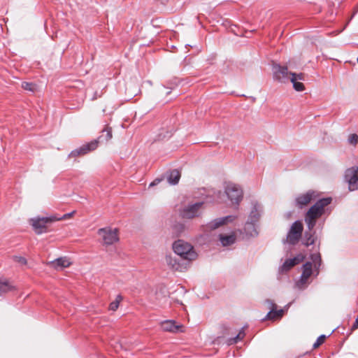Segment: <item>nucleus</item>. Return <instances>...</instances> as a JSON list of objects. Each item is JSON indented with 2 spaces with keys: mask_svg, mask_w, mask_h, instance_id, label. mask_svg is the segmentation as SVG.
<instances>
[{
  "mask_svg": "<svg viewBox=\"0 0 358 358\" xmlns=\"http://www.w3.org/2000/svg\"><path fill=\"white\" fill-rule=\"evenodd\" d=\"M357 329H358V316L357 317L354 324L352 326V330H355Z\"/></svg>",
  "mask_w": 358,
  "mask_h": 358,
  "instance_id": "37",
  "label": "nucleus"
},
{
  "mask_svg": "<svg viewBox=\"0 0 358 358\" xmlns=\"http://www.w3.org/2000/svg\"><path fill=\"white\" fill-rule=\"evenodd\" d=\"M331 197L322 198L317 200L305 215V222L309 230L313 229L316 225L317 220L324 213V208L331 203Z\"/></svg>",
  "mask_w": 358,
  "mask_h": 358,
  "instance_id": "1",
  "label": "nucleus"
},
{
  "mask_svg": "<svg viewBox=\"0 0 358 358\" xmlns=\"http://www.w3.org/2000/svg\"><path fill=\"white\" fill-rule=\"evenodd\" d=\"M14 287L6 279H0V296L4 293L12 291Z\"/></svg>",
  "mask_w": 358,
  "mask_h": 358,
  "instance_id": "26",
  "label": "nucleus"
},
{
  "mask_svg": "<svg viewBox=\"0 0 358 358\" xmlns=\"http://www.w3.org/2000/svg\"><path fill=\"white\" fill-rule=\"evenodd\" d=\"M289 80L292 83L293 87L296 91L302 92L304 90V85L302 83L296 80V78H290Z\"/></svg>",
  "mask_w": 358,
  "mask_h": 358,
  "instance_id": "27",
  "label": "nucleus"
},
{
  "mask_svg": "<svg viewBox=\"0 0 358 358\" xmlns=\"http://www.w3.org/2000/svg\"><path fill=\"white\" fill-rule=\"evenodd\" d=\"M326 339V336L322 334V335H320L316 340V341L314 343L313 347V348H318L319 346H320L325 341Z\"/></svg>",
  "mask_w": 358,
  "mask_h": 358,
  "instance_id": "31",
  "label": "nucleus"
},
{
  "mask_svg": "<svg viewBox=\"0 0 358 358\" xmlns=\"http://www.w3.org/2000/svg\"><path fill=\"white\" fill-rule=\"evenodd\" d=\"M303 226L301 221H295L291 226L287 234V242L290 245H296L301 238Z\"/></svg>",
  "mask_w": 358,
  "mask_h": 358,
  "instance_id": "4",
  "label": "nucleus"
},
{
  "mask_svg": "<svg viewBox=\"0 0 358 358\" xmlns=\"http://www.w3.org/2000/svg\"><path fill=\"white\" fill-rule=\"evenodd\" d=\"M256 222L248 220L244 227V232L248 237H255L258 235L255 226Z\"/></svg>",
  "mask_w": 358,
  "mask_h": 358,
  "instance_id": "21",
  "label": "nucleus"
},
{
  "mask_svg": "<svg viewBox=\"0 0 358 358\" xmlns=\"http://www.w3.org/2000/svg\"><path fill=\"white\" fill-rule=\"evenodd\" d=\"M317 236H315V231L313 229L309 230L304 232L303 243L306 246L313 245L317 241Z\"/></svg>",
  "mask_w": 358,
  "mask_h": 358,
  "instance_id": "19",
  "label": "nucleus"
},
{
  "mask_svg": "<svg viewBox=\"0 0 358 358\" xmlns=\"http://www.w3.org/2000/svg\"><path fill=\"white\" fill-rule=\"evenodd\" d=\"M52 266L56 269H63L70 266L71 263L66 257H59L51 262Z\"/></svg>",
  "mask_w": 358,
  "mask_h": 358,
  "instance_id": "23",
  "label": "nucleus"
},
{
  "mask_svg": "<svg viewBox=\"0 0 358 358\" xmlns=\"http://www.w3.org/2000/svg\"><path fill=\"white\" fill-rule=\"evenodd\" d=\"M98 147V141L96 140L92 141L90 143L83 145L78 148L72 150L69 155V157H76L80 155H84L88 152L93 151Z\"/></svg>",
  "mask_w": 358,
  "mask_h": 358,
  "instance_id": "11",
  "label": "nucleus"
},
{
  "mask_svg": "<svg viewBox=\"0 0 358 358\" xmlns=\"http://www.w3.org/2000/svg\"><path fill=\"white\" fill-rule=\"evenodd\" d=\"M162 180H163V178H156L153 182H152L150 184L149 187H152V186H155V185L159 184Z\"/></svg>",
  "mask_w": 358,
  "mask_h": 358,
  "instance_id": "36",
  "label": "nucleus"
},
{
  "mask_svg": "<svg viewBox=\"0 0 358 358\" xmlns=\"http://www.w3.org/2000/svg\"><path fill=\"white\" fill-rule=\"evenodd\" d=\"M313 274V264L310 262H307L302 266V273L300 279L296 282L299 288L303 289L306 285L308 278Z\"/></svg>",
  "mask_w": 358,
  "mask_h": 358,
  "instance_id": "13",
  "label": "nucleus"
},
{
  "mask_svg": "<svg viewBox=\"0 0 358 358\" xmlns=\"http://www.w3.org/2000/svg\"><path fill=\"white\" fill-rule=\"evenodd\" d=\"M162 329L164 331L177 333L182 331V325L176 324L174 320H164L160 323Z\"/></svg>",
  "mask_w": 358,
  "mask_h": 358,
  "instance_id": "16",
  "label": "nucleus"
},
{
  "mask_svg": "<svg viewBox=\"0 0 358 358\" xmlns=\"http://www.w3.org/2000/svg\"><path fill=\"white\" fill-rule=\"evenodd\" d=\"M290 78H296V80H304V74L303 73H290Z\"/></svg>",
  "mask_w": 358,
  "mask_h": 358,
  "instance_id": "33",
  "label": "nucleus"
},
{
  "mask_svg": "<svg viewBox=\"0 0 358 358\" xmlns=\"http://www.w3.org/2000/svg\"><path fill=\"white\" fill-rule=\"evenodd\" d=\"M266 303H268L271 306L270 311L266 315V319H275L278 317H281L283 314V310L280 309L279 310H277V306L275 303L271 299H266Z\"/></svg>",
  "mask_w": 358,
  "mask_h": 358,
  "instance_id": "17",
  "label": "nucleus"
},
{
  "mask_svg": "<svg viewBox=\"0 0 358 358\" xmlns=\"http://www.w3.org/2000/svg\"><path fill=\"white\" fill-rule=\"evenodd\" d=\"M348 141L350 144L355 145L358 143V135L356 134H350Z\"/></svg>",
  "mask_w": 358,
  "mask_h": 358,
  "instance_id": "32",
  "label": "nucleus"
},
{
  "mask_svg": "<svg viewBox=\"0 0 358 358\" xmlns=\"http://www.w3.org/2000/svg\"><path fill=\"white\" fill-rule=\"evenodd\" d=\"M74 213H75V211H72L71 213H69L64 214L62 217H57V218H59V219L57 220V221L58 220H65V219L69 218Z\"/></svg>",
  "mask_w": 358,
  "mask_h": 358,
  "instance_id": "35",
  "label": "nucleus"
},
{
  "mask_svg": "<svg viewBox=\"0 0 358 358\" xmlns=\"http://www.w3.org/2000/svg\"><path fill=\"white\" fill-rule=\"evenodd\" d=\"M357 62H358V57H357Z\"/></svg>",
  "mask_w": 358,
  "mask_h": 358,
  "instance_id": "38",
  "label": "nucleus"
},
{
  "mask_svg": "<svg viewBox=\"0 0 358 358\" xmlns=\"http://www.w3.org/2000/svg\"><path fill=\"white\" fill-rule=\"evenodd\" d=\"M112 128L110 127H106L101 131V134L99 136L96 140L99 142H108L110 139L112 138Z\"/></svg>",
  "mask_w": 358,
  "mask_h": 358,
  "instance_id": "24",
  "label": "nucleus"
},
{
  "mask_svg": "<svg viewBox=\"0 0 358 358\" xmlns=\"http://www.w3.org/2000/svg\"><path fill=\"white\" fill-rule=\"evenodd\" d=\"M59 218L57 216L37 217L31 220L34 230L37 234H41L47 232L48 224L55 221Z\"/></svg>",
  "mask_w": 358,
  "mask_h": 358,
  "instance_id": "3",
  "label": "nucleus"
},
{
  "mask_svg": "<svg viewBox=\"0 0 358 358\" xmlns=\"http://www.w3.org/2000/svg\"><path fill=\"white\" fill-rule=\"evenodd\" d=\"M98 234L103 237L106 245H112L119 240L116 229L112 230L108 228H101L98 230Z\"/></svg>",
  "mask_w": 358,
  "mask_h": 358,
  "instance_id": "12",
  "label": "nucleus"
},
{
  "mask_svg": "<svg viewBox=\"0 0 358 358\" xmlns=\"http://www.w3.org/2000/svg\"><path fill=\"white\" fill-rule=\"evenodd\" d=\"M22 87L25 90L30 91V92H33L36 90V85L33 83L22 82Z\"/></svg>",
  "mask_w": 358,
  "mask_h": 358,
  "instance_id": "29",
  "label": "nucleus"
},
{
  "mask_svg": "<svg viewBox=\"0 0 358 358\" xmlns=\"http://www.w3.org/2000/svg\"><path fill=\"white\" fill-rule=\"evenodd\" d=\"M225 193L233 204L239 205L243 199V190L239 186L234 184L228 185Z\"/></svg>",
  "mask_w": 358,
  "mask_h": 358,
  "instance_id": "7",
  "label": "nucleus"
},
{
  "mask_svg": "<svg viewBox=\"0 0 358 358\" xmlns=\"http://www.w3.org/2000/svg\"><path fill=\"white\" fill-rule=\"evenodd\" d=\"M166 262L167 265L175 271H183L187 268V265L189 262H187V260H182L180 257H173L171 255L166 256Z\"/></svg>",
  "mask_w": 358,
  "mask_h": 358,
  "instance_id": "10",
  "label": "nucleus"
},
{
  "mask_svg": "<svg viewBox=\"0 0 358 358\" xmlns=\"http://www.w3.org/2000/svg\"><path fill=\"white\" fill-rule=\"evenodd\" d=\"M273 79L282 83H285L290 80V73L286 66H281L274 63L272 66Z\"/></svg>",
  "mask_w": 358,
  "mask_h": 358,
  "instance_id": "6",
  "label": "nucleus"
},
{
  "mask_svg": "<svg viewBox=\"0 0 358 358\" xmlns=\"http://www.w3.org/2000/svg\"><path fill=\"white\" fill-rule=\"evenodd\" d=\"M173 250L180 259L187 262L194 260L197 257L193 246L183 240L176 241L173 244Z\"/></svg>",
  "mask_w": 358,
  "mask_h": 358,
  "instance_id": "2",
  "label": "nucleus"
},
{
  "mask_svg": "<svg viewBox=\"0 0 358 358\" xmlns=\"http://www.w3.org/2000/svg\"><path fill=\"white\" fill-rule=\"evenodd\" d=\"M14 260L22 265H24L27 264V259L22 257L15 256Z\"/></svg>",
  "mask_w": 358,
  "mask_h": 358,
  "instance_id": "34",
  "label": "nucleus"
},
{
  "mask_svg": "<svg viewBox=\"0 0 358 358\" xmlns=\"http://www.w3.org/2000/svg\"><path fill=\"white\" fill-rule=\"evenodd\" d=\"M304 258L305 257L303 255L299 254L294 257V258L286 259L280 268V271L282 273L287 272L293 266L302 262Z\"/></svg>",
  "mask_w": 358,
  "mask_h": 358,
  "instance_id": "15",
  "label": "nucleus"
},
{
  "mask_svg": "<svg viewBox=\"0 0 358 358\" xmlns=\"http://www.w3.org/2000/svg\"><path fill=\"white\" fill-rule=\"evenodd\" d=\"M262 210V206L257 202H255L252 203V208L250 213L248 220L251 222H257L260 216L261 212Z\"/></svg>",
  "mask_w": 358,
  "mask_h": 358,
  "instance_id": "18",
  "label": "nucleus"
},
{
  "mask_svg": "<svg viewBox=\"0 0 358 358\" xmlns=\"http://www.w3.org/2000/svg\"><path fill=\"white\" fill-rule=\"evenodd\" d=\"M203 202H196L193 204H189L184 207L180 211V215L185 219H192L200 215V208Z\"/></svg>",
  "mask_w": 358,
  "mask_h": 358,
  "instance_id": "9",
  "label": "nucleus"
},
{
  "mask_svg": "<svg viewBox=\"0 0 358 358\" xmlns=\"http://www.w3.org/2000/svg\"><path fill=\"white\" fill-rule=\"evenodd\" d=\"M236 236L234 234L230 235H220V241L223 246H229L235 243Z\"/></svg>",
  "mask_w": 358,
  "mask_h": 358,
  "instance_id": "25",
  "label": "nucleus"
},
{
  "mask_svg": "<svg viewBox=\"0 0 358 358\" xmlns=\"http://www.w3.org/2000/svg\"><path fill=\"white\" fill-rule=\"evenodd\" d=\"M319 194L315 190H308L304 194H301L295 198V206L302 209L313 201H315Z\"/></svg>",
  "mask_w": 358,
  "mask_h": 358,
  "instance_id": "8",
  "label": "nucleus"
},
{
  "mask_svg": "<svg viewBox=\"0 0 358 358\" xmlns=\"http://www.w3.org/2000/svg\"><path fill=\"white\" fill-rule=\"evenodd\" d=\"M245 336V333L243 331H241L234 338H231L229 340V344L237 343L238 341L242 340Z\"/></svg>",
  "mask_w": 358,
  "mask_h": 358,
  "instance_id": "30",
  "label": "nucleus"
},
{
  "mask_svg": "<svg viewBox=\"0 0 358 358\" xmlns=\"http://www.w3.org/2000/svg\"><path fill=\"white\" fill-rule=\"evenodd\" d=\"M237 218L236 215H227L222 217L216 218L209 223L207 224V228L213 230L217 229L218 227L229 223L232 222Z\"/></svg>",
  "mask_w": 358,
  "mask_h": 358,
  "instance_id": "14",
  "label": "nucleus"
},
{
  "mask_svg": "<svg viewBox=\"0 0 358 358\" xmlns=\"http://www.w3.org/2000/svg\"><path fill=\"white\" fill-rule=\"evenodd\" d=\"M310 258L311 259L310 262L313 264L314 269L316 271L315 275L317 276L319 274L320 267L322 264L321 255L319 252H316L310 254Z\"/></svg>",
  "mask_w": 358,
  "mask_h": 358,
  "instance_id": "22",
  "label": "nucleus"
},
{
  "mask_svg": "<svg viewBox=\"0 0 358 358\" xmlns=\"http://www.w3.org/2000/svg\"><path fill=\"white\" fill-rule=\"evenodd\" d=\"M166 176L168 182L172 185L178 184L180 178V173L177 169L167 171Z\"/></svg>",
  "mask_w": 358,
  "mask_h": 358,
  "instance_id": "20",
  "label": "nucleus"
},
{
  "mask_svg": "<svg viewBox=\"0 0 358 358\" xmlns=\"http://www.w3.org/2000/svg\"><path fill=\"white\" fill-rule=\"evenodd\" d=\"M122 299V297L121 295H117L115 300L111 302L109 305V309L110 310L115 311L117 309L120 302Z\"/></svg>",
  "mask_w": 358,
  "mask_h": 358,
  "instance_id": "28",
  "label": "nucleus"
},
{
  "mask_svg": "<svg viewBox=\"0 0 358 358\" xmlns=\"http://www.w3.org/2000/svg\"><path fill=\"white\" fill-rule=\"evenodd\" d=\"M345 181L348 185L350 191H355L358 189V166H352L345 171Z\"/></svg>",
  "mask_w": 358,
  "mask_h": 358,
  "instance_id": "5",
  "label": "nucleus"
}]
</instances>
